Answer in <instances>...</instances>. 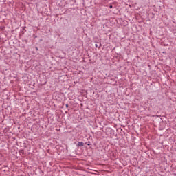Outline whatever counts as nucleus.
I'll use <instances>...</instances> for the list:
<instances>
[{"label":"nucleus","instance_id":"obj_1","mask_svg":"<svg viewBox=\"0 0 176 176\" xmlns=\"http://www.w3.org/2000/svg\"><path fill=\"white\" fill-rule=\"evenodd\" d=\"M78 146H83V142H78Z\"/></svg>","mask_w":176,"mask_h":176},{"label":"nucleus","instance_id":"obj_2","mask_svg":"<svg viewBox=\"0 0 176 176\" xmlns=\"http://www.w3.org/2000/svg\"><path fill=\"white\" fill-rule=\"evenodd\" d=\"M110 9H112V6H110Z\"/></svg>","mask_w":176,"mask_h":176},{"label":"nucleus","instance_id":"obj_3","mask_svg":"<svg viewBox=\"0 0 176 176\" xmlns=\"http://www.w3.org/2000/svg\"><path fill=\"white\" fill-rule=\"evenodd\" d=\"M36 50H39V49H38V47L36 48Z\"/></svg>","mask_w":176,"mask_h":176}]
</instances>
